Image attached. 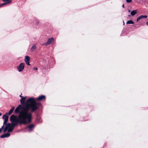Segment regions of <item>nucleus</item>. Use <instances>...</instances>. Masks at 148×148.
Instances as JSON below:
<instances>
[{
	"label": "nucleus",
	"instance_id": "obj_14",
	"mask_svg": "<svg viewBox=\"0 0 148 148\" xmlns=\"http://www.w3.org/2000/svg\"><path fill=\"white\" fill-rule=\"evenodd\" d=\"M11 1L8 2H6L4 3H3L2 4H0V8L2 7V6L3 5H6L8 4H9V3H10V2Z\"/></svg>",
	"mask_w": 148,
	"mask_h": 148
},
{
	"label": "nucleus",
	"instance_id": "obj_10",
	"mask_svg": "<svg viewBox=\"0 0 148 148\" xmlns=\"http://www.w3.org/2000/svg\"><path fill=\"white\" fill-rule=\"evenodd\" d=\"M24 60L25 62H26L30 61V58L29 56H26Z\"/></svg>",
	"mask_w": 148,
	"mask_h": 148
},
{
	"label": "nucleus",
	"instance_id": "obj_18",
	"mask_svg": "<svg viewBox=\"0 0 148 148\" xmlns=\"http://www.w3.org/2000/svg\"><path fill=\"white\" fill-rule=\"evenodd\" d=\"M5 125H3V126H2L1 128H0V133H1L2 132V130L3 129L4 127V126Z\"/></svg>",
	"mask_w": 148,
	"mask_h": 148
},
{
	"label": "nucleus",
	"instance_id": "obj_5",
	"mask_svg": "<svg viewBox=\"0 0 148 148\" xmlns=\"http://www.w3.org/2000/svg\"><path fill=\"white\" fill-rule=\"evenodd\" d=\"M46 99V97L44 95H42L39 96L38 97L35 99V100L38 101H42L45 100Z\"/></svg>",
	"mask_w": 148,
	"mask_h": 148
},
{
	"label": "nucleus",
	"instance_id": "obj_6",
	"mask_svg": "<svg viewBox=\"0 0 148 148\" xmlns=\"http://www.w3.org/2000/svg\"><path fill=\"white\" fill-rule=\"evenodd\" d=\"M54 41V38L53 37H51L50 38L48 39L47 42L46 43L43 44V45H47L51 44V43Z\"/></svg>",
	"mask_w": 148,
	"mask_h": 148
},
{
	"label": "nucleus",
	"instance_id": "obj_23",
	"mask_svg": "<svg viewBox=\"0 0 148 148\" xmlns=\"http://www.w3.org/2000/svg\"><path fill=\"white\" fill-rule=\"evenodd\" d=\"M22 94H21V95H20L19 96L22 98L23 97L21 96Z\"/></svg>",
	"mask_w": 148,
	"mask_h": 148
},
{
	"label": "nucleus",
	"instance_id": "obj_12",
	"mask_svg": "<svg viewBox=\"0 0 148 148\" xmlns=\"http://www.w3.org/2000/svg\"><path fill=\"white\" fill-rule=\"evenodd\" d=\"M136 13L137 10H133L131 12V15L133 16H134Z\"/></svg>",
	"mask_w": 148,
	"mask_h": 148
},
{
	"label": "nucleus",
	"instance_id": "obj_30",
	"mask_svg": "<svg viewBox=\"0 0 148 148\" xmlns=\"http://www.w3.org/2000/svg\"><path fill=\"white\" fill-rule=\"evenodd\" d=\"M123 23H124V22H123Z\"/></svg>",
	"mask_w": 148,
	"mask_h": 148
},
{
	"label": "nucleus",
	"instance_id": "obj_2",
	"mask_svg": "<svg viewBox=\"0 0 148 148\" xmlns=\"http://www.w3.org/2000/svg\"><path fill=\"white\" fill-rule=\"evenodd\" d=\"M26 99V97H23L22 98H21V99L20 100V102H21V104H25V105H24L23 106H21L22 107L25 106L26 104L27 103V101H28V100L29 99H30L31 100V101H32V102H28L27 103L29 104L31 103H33V102L34 103V104H35V106L37 107V109L34 112H31L30 110H29V112H31L32 114V113L35 112L36 110H38L39 109L40 107L41 106V104L40 103L37 102L35 100V99L34 98H29L28 99H27L26 102L25 103V101Z\"/></svg>",
	"mask_w": 148,
	"mask_h": 148
},
{
	"label": "nucleus",
	"instance_id": "obj_3",
	"mask_svg": "<svg viewBox=\"0 0 148 148\" xmlns=\"http://www.w3.org/2000/svg\"><path fill=\"white\" fill-rule=\"evenodd\" d=\"M25 67V63H21L17 67V69L19 72L22 71L24 69Z\"/></svg>",
	"mask_w": 148,
	"mask_h": 148
},
{
	"label": "nucleus",
	"instance_id": "obj_16",
	"mask_svg": "<svg viewBox=\"0 0 148 148\" xmlns=\"http://www.w3.org/2000/svg\"><path fill=\"white\" fill-rule=\"evenodd\" d=\"M13 112V111L10 109L8 113V115H10Z\"/></svg>",
	"mask_w": 148,
	"mask_h": 148
},
{
	"label": "nucleus",
	"instance_id": "obj_11",
	"mask_svg": "<svg viewBox=\"0 0 148 148\" xmlns=\"http://www.w3.org/2000/svg\"><path fill=\"white\" fill-rule=\"evenodd\" d=\"M36 49V47L35 45H33L31 47L30 50L32 52H33Z\"/></svg>",
	"mask_w": 148,
	"mask_h": 148
},
{
	"label": "nucleus",
	"instance_id": "obj_20",
	"mask_svg": "<svg viewBox=\"0 0 148 148\" xmlns=\"http://www.w3.org/2000/svg\"><path fill=\"white\" fill-rule=\"evenodd\" d=\"M25 63L28 65H29V66L30 65V64H29V61L26 62H25Z\"/></svg>",
	"mask_w": 148,
	"mask_h": 148
},
{
	"label": "nucleus",
	"instance_id": "obj_24",
	"mask_svg": "<svg viewBox=\"0 0 148 148\" xmlns=\"http://www.w3.org/2000/svg\"><path fill=\"white\" fill-rule=\"evenodd\" d=\"M122 6L123 8H124V4H123Z\"/></svg>",
	"mask_w": 148,
	"mask_h": 148
},
{
	"label": "nucleus",
	"instance_id": "obj_9",
	"mask_svg": "<svg viewBox=\"0 0 148 148\" xmlns=\"http://www.w3.org/2000/svg\"><path fill=\"white\" fill-rule=\"evenodd\" d=\"M147 17V16L146 15H140L138 18H137L136 20L137 22L140 19L143 18H146Z\"/></svg>",
	"mask_w": 148,
	"mask_h": 148
},
{
	"label": "nucleus",
	"instance_id": "obj_7",
	"mask_svg": "<svg viewBox=\"0 0 148 148\" xmlns=\"http://www.w3.org/2000/svg\"><path fill=\"white\" fill-rule=\"evenodd\" d=\"M34 126L35 125L34 124H31L27 127H26V129L28 128V130L29 131L31 132L33 130Z\"/></svg>",
	"mask_w": 148,
	"mask_h": 148
},
{
	"label": "nucleus",
	"instance_id": "obj_22",
	"mask_svg": "<svg viewBox=\"0 0 148 148\" xmlns=\"http://www.w3.org/2000/svg\"><path fill=\"white\" fill-rule=\"evenodd\" d=\"M34 69L35 70H37L38 69L37 68L34 67Z\"/></svg>",
	"mask_w": 148,
	"mask_h": 148
},
{
	"label": "nucleus",
	"instance_id": "obj_21",
	"mask_svg": "<svg viewBox=\"0 0 148 148\" xmlns=\"http://www.w3.org/2000/svg\"><path fill=\"white\" fill-rule=\"evenodd\" d=\"M14 106H12V108H11V110H13H13H14Z\"/></svg>",
	"mask_w": 148,
	"mask_h": 148
},
{
	"label": "nucleus",
	"instance_id": "obj_19",
	"mask_svg": "<svg viewBox=\"0 0 148 148\" xmlns=\"http://www.w3.org/2000/svg\"><path fill=\"white\" fill-rule=\"evenodd\" d=\"M126 1L127 3H130L132 1V0H126Z\"/></svg>",
	"mask_w": 148,
	"mask_h": 148
},
{
	"label": "nucleus",
	"instance_id": "obj_8",
	"mask_svg": "<svg viewBox=\"0 0 148 148\" xmlns=\"http://www.w3.org/2000/svg\"><path fill=\"white\" fill-rule=\"evenodd\" d=\"M10 134L9 133H6L0 136V137L3 138L5 137H8L10 136Z\"/></svg>",
	"mask_w": 148,
	"mask_h": 148
},
{
	"label": "nucleus",
	"instance_id": "obj_17",
	"mask_svg": "<svg viewBox=\"0 0 148 148\" xmlns=\"http://www.w3.org/2000/svg\"><path fill=\"white\" fill-rule=\"evenodd\" d=\"M2 1H3V2H5L11 1L10 2V3H11L12 2L11 0H2Z\"/></svg>",
	"mask_w": 148,
	"mask_h": 148
},
{
	"label": "nucleus",
	"instance_id": "obj_15",
	"mask_svg": "<svg viewBox=\"0 0 148 148\" xmlns=\"http://www.w3.org/2000/svg\"><path fill=\"white\" fill-rule=\"evenodd\" d=\"M7 130H8V128H7V127L6 125L4 128V130H3V132L4 133L5 132L7 131Z\"/></svg>",
	"mask_w": 148,
	"mask_h": 148
},
{
	"label": "nucleus",
	"instance_id": "obj_27",
	"mask_svg": "<svg viewBox=\"0 0 148 148\" xmlns=\"http://www.w3.org/2000/svg\"><path fill=\"white\" fill-rule=\"evenodd\" d=\"M2 115V113L0 112V116H1Z\"/></svg>",
	"mask_w": 148,
	"mask_h": 148
},
{
	"label": "nucleus",
	"instance_id": "obj_28",
	"mask_svg": "<svg viewBox=\"0 0 148 148\" xmlns=\"http://www.w3.org/2000/svg\"><path fill=\"white\" fill-rule=\"evenodd\" d=\"M128 16H129V17H130V15H128Z\"/></svg>",
	"mask_w": 148,
	"mask_h": 148
},
{
	"label": "nucleus",
	"instance_id": "obj_25",
	"mask_svg": "<svg viewBox=\"0 0 148 148\" xmlns=\"http://www.w3.org/2000/svg\"><path fill=\"white\" fill-rule=\"evenodd\" d=\"M39 21H37L36 22L37 24H38V23H39Z\"/></svg>",
	"mask_w": 148,
	"mask_h": 148
},
{
	"label": "nucleus",
	"instance_id": "obj_26",
	"mask_svg": "<svg viewBox=\"0 0 148 148\" xmlns=\"http://www.w3.org/2000/svg\"><path fill=\"white\" fill-rule=\"evenodd\" d=\"M146 24L147 25H148V22H147L146 23Z\"/></svg>",
	"mask_w": 148,
	"mask_h": 148
},
{
	"label": "nucleus",
	"instance_id": "obj_13",
	"mask_svg": "<svg viewBox=\"0 0 148 148\" xmlns=\"http://www.w3.org/2000/svg\"><path fill=\"white\" fill-rule=\"evenodd\" d=\"M126 24H134V22L132 20H129L127 21L126 22Z\"/></svg>",
	"mask_w": 148,
	"mask_h": 148
},
{
	"label": "nucleus",
	"instance_id": "obj_4",
	"mask_svg": "<svg viewBox=\"0 0 148 148\" xmlns=\"http://www.w3.org/2000/svg\"><path fill=\"white\" fill-rule=\"evenodd\" d=\"M8 118L9 117L7 115V113L3 115V118L4 119V121L3 123V125H5L6 124L8 121Z\"/></svg>",
	"mask_w": 148,
	"mask_h": 148
},
{
	"label": "nucleus",
	"instance_id": "obj_1",
	"mask_svg": "<svg viewBox=\"0 0 148 148\" xmlns=\"http://www.w3.org/2000/svg\"><path fill=\"white\" fill-rule=\"evenodd\" d=\"M31 100L30 99L28 100L25 106L22 107L21 105H19L16 108L14 113L19 114L18 116L12 115L10 117V120L12 124L8 123L5 125L8 128V132H12L18 124L25 125L31 122L32 114L29 111L30 110L31 112H33L37 109V107L34 103H27L28 102H31Z\"/></svg>",
	"mask_w": 148,
	"mask_h": 148
},
{
	"label": "nucleus",
	"instance_id": "obj_29",
	"mask_svg": "<svg viewBox=\"0 0 148 148\" xmlns=\"http://www.w3.org/2000/svg\"><path fill=\"white\" fill-rule=\"evenodd\" d=\"M128 12H130V10H129L128 11Z\"/></svg>",
	"mask_w": 148,
	"mask_h": 148
}]
</instances>
